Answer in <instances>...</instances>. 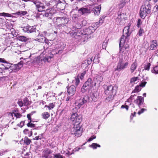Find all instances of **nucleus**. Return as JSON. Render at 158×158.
Returning <instances> with one entry per match:
<instances>
[{
    "label": "nucleus",
    "mask_w": 158,
    "mask_h": 158,
    "mask_svg": "<svg viewBox=\"0 0 158 158\" xmlns=\"http://www.w3.org/2000/svg\"><path fill=\"white\" fill-rule=\"evenodd\" d=\"M35 113V111H33L31 113L29 114H28L27 115V117L28 120L30 121V122H31V115H33V114Z\"/></svg>",
    "instance_id": "nucleus-42"
},
{
    "label": "nucleus",
    "mask_w": 158,
    "mask_h": 158,
    "mask_svg": "<svg viewBox=\"0 0 158 158\" xmlns=\"http://www.w3.org/2000/svg\"><path fill=\"white\" fill-rule=\"evenodd\" d=\"M52 151L49 149H47L44 151V156L45 158H51L52 156H51V154L52 153Z\"/></svg>",
    "instance_id": "nucleus-22"
},
{
    "label": "nucleus",
    "mask_w": 158,
    "mask_h": 158,
    "mask_svg": "<svg viewBox=\"0 0 158 158\" xmlns=\"http://www.w3.org/2000/svg\"><path fill=\"white\" fill-rule=\"evenodd\" d=\"M142 24V21L141 19H139L137 21V26L139 27H140V26Z\"/></svg>",
    "instance_id": "nucleus-59"
},
{
    "label": "nucleus",
    "mask_w": 158,
    "mask_h": 158,
    "mask_svg": "<svg viewBox=\"0 0 158 158\" xmlns=\"http://www.w3.org/2000/svg\"><path fill=\"white\" fill-rule=\"evenodd\" d=\"M101 9V6L100 5H99L94 8L93 9V11L94 14L98 15L100 13Z\"/></svg>",
    "instance_id": "nucleus-23"
},
{
    "label": "nucleus",
    "mask_w": 158,
    "mask_h": 158,
    "mask_svg": "<svg viewBox=\"0 0 158 158\" xmlns=\"http://www.w3.org/2000/svg\"><path fill=\"white\" fill-rule=\"evenodd\" d=\"M36 30L35 26H30L27 25L26 26L23 27V30L24 32L27 33H31L35 32Z\"/></svg>",
    "instance_id": "nucleus-11"
},
{
    "label": "nucleus",
    "mask_w": 158,
    "mask_h": 158,
    "mask_svg": "<svg viewBox=\"0 0 158 158\" xmlns=\"http://www.w3.org/2000/svg\"><path fill=\"white\" fill-rule=\"evenodd\" d=\"M85 73L86 72L85 71L83 72L82 73H81L80 76H79L81 80L84 77V76Z\"/></svg>",
    "instance_id": "nucleus-54"
},
{
    "label": "nucleus",
    "mask_w": 158,
    "mask_h": 158,
    "mask_svg": "<svg viewBox=\"0 0 158 158\" xmlns=\"http://www.w3.org/2000/svg\"><path fill=\"white\" fill-rule=\"evenodd\" d=\"M151 44L150 47V49L151 50H156L157 49L158 46V44L157 43L156 40H153L151 42Z\"/></svg>",
    "instance_id": "nucleus-21"
},
{
    "label": "nucleus",
    "mask_w": 158,
    "mask_h": 158,
    "mask_svg": "<svg viewBox=\"0 0 158 158\" xmlns=\"http://www.w3.org/2000/svg\"><path fill=\"white\" fill-rule=\"evenodd\" d=\"M117 14L118 16L114 19L116 23L120 25H123L127 18L126 15L122 13L120 10L118 12Z\"/></svg>",
    "instance_id": "nucleus-3"
},
{
    "label": "nucleus",
    "mask_w": 158,
    "mask_h": 158,
    "mask_svg": "<svg viewBox=\"0 0 158 158\" xmlns=\"http://www.w3.org/2000/svg\"><path fill=\"white\" fill-rule=\"evenodd\" d=\"M147 82L146 81H143L141 82L139 86L141 87H144L145 86V85L146 84Z\"/></svg>",
    "instance_id": "nucleus-58"
},
{
    "label": "nucleus",
    "mask_w": 158,
    "mask_h": 158,
    "mask_svg": "<svg viewBox=\"0 0 158 158\" xmlns=\"http://www.w3.org/2000/svg\"><path fill=\"white\" fill-rule=\"evenodd\" d=\"M55 106V105L53 103H50L49 104V105L47 106V107L49 110H50L54 108Z\"/></svg>",
    "instance_id": "nucleus-44"
},
{
    "label": "nucleus",
    "mask_w": 158,
    "mask_h": 158,
    "mask_svg": "<svg viewBox=\"0 0 158 158\" xmlns=\"http://www.w3.org/2000/svg\"><path fill=\"white\" fill-rule=\"evenodd\" d=\"M88 102V96H85L83 98L79 99L77 105V108H80L84 103Z\"/></svg>",
    "instance_id": "nucleus-13"
},
{
    "label": "nucleus",
    "mask_w": 158,
    "mask_h": 158,
    "mask_svg": "<svg viewBox=\"0 0 158 158\" xmlns=\"http://www.w3.org/2000/svg\"><path fill=\"white\" fill-rule=\"evenodd\" d=\"M25 143L27 145H28L31 142V140L29 139H25L24 140Z\"/></svg>",
    "instance_id": "nucleus-62"
},
{
    "label": "nucleus",
    "mask_w": 158,
    "mask_h": 158,
    "mask_svg": "<svg viewBox=\"0 0 158 158\" xmlns=\"http://www.w3.org/2000/svg\"><path fill=\"white\" fill-rule=\"evenodd\" d=\"M81 27V25L79 23H76L74 27L75 29H80Z\"/></svg>",
    "instance_id": "nucleus-45"
},
{
    "label": "nucleus",
    "mask_w": 158,
    "mask_h": 158,
    "mask_svg": "<svg viewBox=\"0 0 158 158\" xmlns=\"http://www.w3.org/2000/svg\"><path fill=\"white\" fill-rule=\"evenodd\" d=\"M89 147L92 148L93 149H96L97 147L100 148L101 146L99 144L97 143H93L91 145H90Z\"/></svg>",
    "instance_id": "nucleus-34"
},
{
    "label": "nucleus",
    "mask_w": 158,
    "mask_h": 158,
    "mask_svg": "<svg viewBox=\"0 0 158 158\" xmlns=\"http://www.w3.org/2000/svg\"><path fill=\"white\" fill-rule=\"evenodd\" d=\"M65 3H62L60 0L58 1L56 7L58 10H63L65 8Z\"/></svg>",
    "instance_id": "nucleus-16"
},
{
    "label": "nucleus",
    "mask_w": 158,
    "mask_h": 158,
    "mask_svg": "<svg viewBox=\"0 0 158 158\" xmlns=\"http://www.w3.org/2000/svg\"><path fill=\"white\" fill-rule=\"evenodd\" d=\"M71 120L75 124L77 123L80 124L81 121V117L78 116L77 113H74L71 115Z\"/></svg>",
    "instance_id": "nucleus-9"
},
{
    "label": "nucleus",
    "mask_w": 158,
    "mask_h": 158,
    "mask_svg": "<svg viewBox=\"0 0 158 158\" xmlns=\"http://www.w3.org/2000/svg\"><path fill=\"white\" fill-rule=\"evenodd\" d=\"M98 55H96L95 56L94 59V62L95 63H98L99 62V59H98Z\"/></svg>",
    "instance_id": "nucleus-49"
},
{
    "label": "nucleus",
    "mask_w": 158,
    "mask_h": 158,
    "mask_svg": "<svg viewBox=\"0 0 158 158\" xmlns=\"http://www.w3.org/2000/svg\"><path fill=\"white\" fill-rule=\"evenodd\" d=\"M6 64L4 65L5 66L4 69H20L22 66L23 62L21 61L17 64H11L10 63H8L7 62Z\"/></svg>",
    "instance_id": "nucleus-7"
},
{
    "label": "nucleus",
    "mask_w": 158,
    "mask_h": 158,
    "mask_svg": "<svg viewBox=\"0 0 158 158\" xmlns=\"http://www.w3.org/2000/svg\"><path fill=\"white\" fill-rule=\"evenodd\" d=\"M39 41L41 42H45L46 44H47L48 45H49V44L50 43L48 40L44 37H42V38L39 39Z\"/></svg>",
    "instance_id": "nucleus-29"
},
{
    "label": "nucleus",
    "mask_w": 158,
    "mask_h": 158,
    "mask_svg": "<svg viewBox=\"0 0 158 158\" xmlns=\"http://www.w3.org/2000/svg\"><path fill=\"white\" fill-rule=\"evenodd\" d=\"M76 32V31H74L73 30L70 33L71 36L73 38L77 39L78 35H77Z\"/></svg>",
    "instance_id": "nucleus-36"
},
{
    "label": "nucleus",
    "mask_w": 158,
    "mask_h": 158,
    "mask_svg": "<svg viewBox=\"0 0 158 158\" xmlns=\"http://www.w3.org/2000/svg\"><path fill=\"white\" fill-rule=\"evenodd\" d=\"M58 0H51L50 1V7H53L55 8V6L56 7L57 6V5L58 3Z\"/></svg>",
    "instance_id": "nucleus-26"
},
{
    "label": "nucleus",
    "mask_w": 158,
    "mask_h": 158,
    "mask_svg": "<svg viewBox=\"0 0 158 158\" xmlns=\"http://www.w3.org/2000/svg\"><path fill=\"white\" fill-rule=\"evenodd\" d=\"M92 81L91 78H89L87 81L84 83L81 89V91L82 92L84 93L91 88Z\"/></svg>",
    "instance_id": "nucleus-8"
},
{
    "label": "nucleus",
    "mask_w": 158,
    "mask_h": 158,
    "mask_svg": "<svg viewBox=\"0 0 158 158\" xmlns=\"http://www.w3.org/2000/svg\"><path fill=\"white\" fill-rule=\"evenodd\" d=\"M81 67L82 69H86L89 68H87L88 65L86 63V61H85L83 62Z\"/></svg>",
    "instance_id": "nucleus-39"
},
{
    "label": "nucleus",
    "mask_w": 158,
    "mask_h": 158,
    "mask_svg": "<svg viewBox=\"0 0 158 158\" xmlns=\"http://www.w3.org/2000/svg\"><path fill=\"white\" fill-rule=\"evenodd\" d=\"M95 29L94 28L93 26H89L88 28L87 29V31L88 32V34H91L93 33L95 31Z\"/></svg>",
    "instance_id": "nucleus-27"
},
{
    "label": "nucleus",
    "mask_w": 158,
    "mask_h": 158,
    "mask_svg": "<svg viewBox=\"0 0 158 158\" xmlns=\"http://www.w3.org/2000/svg\"><path fill=\"white\" fill-rule=\"evenodd\" d=\"M71 132L72 134H74L75 136L77 137L80 136L82 132L80 124H75L73 127L71 129Z\"/></svg>",
    "instance_id": "nucleus-5"
},
{
    "label": "nucleus",
    "mask_w": 158,
    "mask_h": 158,
    "mask_svg": "<svg viewBox=\"0 0 158 158\" xmlns=\"http://www.w3.org/2000/svg\"><path fill=\"white\" fill-rule=\"evenodd\" d=\"M56 19L55 23L58 25L57 27H61L65 25L69 21L68 19L65 17H57L55 18Z\"/></svg>",
    "instance_id": "nucleus-4"
},
{
    "label": "nucleus",
    "mask_w": 158,
    "mask_h": 158,
    "mask_svg": "<svg viewBox=\"0 0 158 158\" xmlns=\"http://www.w3.org/2000/svg\"><path fill=\"white\" fill-rule=\"evenodd\" d=\"M56 10L51 8V9H47L44 16L48 17V19H51L52 16L56 13Z\"/></svg>",
    "instance_id": "nucleus-12"
},
{
    "label": "nucleus",
    "mask_w": 158,
    "mask_h": 158,
    "mask_svg": "<svg viewBox=\"0 0 158 158\" xmlns=\"http://www.w3.org/2000/svg\"><path fill=\"white\" fill-rule=\"evenodd\" d=\"M49 113L47 112H44L42 114V118L44 119H47L50 116Z\"/></svg>",
    "instance_id": "nucleus-30"
},
{
    "label": "nucleus",
    "mask_w": 158,
    "mask_h": 158,
    "mask_svg": "<svg viewBox=\"0 0 158 158\" xmlns=\"http://www.w3.org/2000/svg\"><path fill=\"white\" fill-rule=\"evenodd\" d=\"M104 88L106 89L105 90V94H106L114 95L115 94L116 92L117 87L116 85L113 86L112 85H110L108 86L106 85H104Z\"/></svg>",
    "instance_id": "nucleus-6"
},
{
    "label": "nucleus",
    "mask_w": 158,
    "mask_h": 158,
    "mask_svg": "<svg viewBox=\"0 0 158 158\" xmlns=\"http://www.w3.org/2000/svg\"><path fill=\"white\" fill-rule=\"evenodd\" d=\"M23 102L24 106H27L29 104V101L27 98L24 99Z\"/></svg>",
    "instance_id": "nucleus-41"
},
{
    "label": "nucleus",
    "mask_w": 158,
    "mask_h": 158,
    "mask_svg": "<svg viewBox=\"0 0 158 158\" xmlns=\"http://www.w3.org/2000/svg\"><path fill=\"white\" fill-rule=\"evenodd\" d=\"M144 31L143 30L140 28L138 34L139 36H141L142 35V34L143 33Z\"/></svg>",
    "instance_id": "nucleus-57"
},
{
    "label": "nucleus",
    "mask_w": 158,
    "mask_h": 158,
    "mask_svg": "<svg viewBox=\"0 0 158 158\" xmlns=\"http://www.w3.org/2000/svg\"><path fill=\"white\" fill-rule=\"evenodd\" d=\"M18 40L22 42H26L29 40V39L24 35H18L17 37Z\"/></svg>",
    "instance_id": "nucleus-25"
},
{
    "label": "nucleus",
    "mask_w": 158,
    "mask_h": 158,
    "mask_svg": "<svg viewBox=\"0 0 158 158\" xmlns=\"http://www.w3.org/2000/svg\"><path fill=\"white\" fill-rule=\"evenodd\" d=\"M141 89V88L140 87L139 85H137L135 87V89L132 91L131 94H132L134 93H137L139 92Z\"/></svg>",
    "instance_id": "nucleus-31"
},
{
    "label": "nucleus",
    "mask_w": 158,
    "mask_h": 158,
    "mask_svg": "<svg viewBox=\"0 0 158 158\" xmlns=\"http://www.w3.org/2000/svg\"><path fill=\"white\" fill-rule=\"evenodd\" d=\"M11 115L12 117H13L14 116L16 117L17 118H20L22 116L21 114L17 113H13L11 114Z\"/></svg>",
    "instance_id": "nucleus-37"
},
{
    "label": "nucleus",
    "mask_w": 158,
    "mask_h": 158,
    "mask_svg": "<svg viewBox=\"0 0 158 158\" xmlns=\"http://www.w3.org/2000/svg\"><path fill=\"white\" fill-rule=\"evenodd\" d=\"M143 102L144 98L141 96H138L136 100H135L134 101V103L136 104L139 108L143 105Z\"/></svg>",
    "instance_id": "nucleus-14"
},
{
    "label": "nucleus",
    "mask_w": 158,
    "mask_h": 158,
    "mask_svg": "<svg viewBox=\"0 0 158 158\" xmlns=\"http://www.w3.org/2000/svg\"><path fill=\"white\" fill-rule=\"evenodd\" d=\"M107 44V42H103L102 44V48L103 49L106 48Z\"/></svg>",
    "instance_id": "nucleus-61"
},
{
    "label": "nucleus",
    "mask_w": 158,
    "mask_h": 158,
    "mask_svg": "<svg viewBox=\"0 0 158 158\" xmlns=\"http://www.w3.org/2000/svg\"><path fill=\"white\" fill-rule=\"evenodd\" d=\"M78 13L79 14L82 15L87 13H89L90 11L89 9L88 8H84L79 9L78 10Z\"/></svg>",
    "instance_id": "nucleus-19"
},
{
    "label": "nucleus",
    "mask_w": 158,
    "mask_h": 158,
    "mask_svg": "<svg viewBox=\"0 0 158 158\" xmlns=\"http://www.w3.org/2000/svg\"><path fill=\"white\" fill-rule=\"evenodd\" d=\"M45 8V6L44 5V3H42L39 2V3L37 5V8L38 9V10L39 12L42 11L43 9Z\"/></svg>",
    "instance_id": "nucleus-24"
},
{
    "label": "nucleus",
    "mask_w": 158,
    "mask_h": 158,
    "mask_svg": "<svg viewBox=\"0 0 158 158\" xmlns=\"http://www.w3.org/2000/svg\"><path fill=\"white\" fill-rule=\"evenodd\" d=\"M74 84L76 86H77L80 83V81L78 77H75V80L73 81Z\"/></svg>",
    "instance_id": "nucleus-43"
},
{
    "label": "nucleus",
    "mask_w": 158,
    "mask_h": 158,
    "mask_svg": "<svg viewBox=\"0 0 158 158\" xmlns=\"http://www.w3.org/2000/svg\"><path fill=\"white\" fill-rule=\"evenodd\" d=\"M137 97V95L135 94H132L130 97L127 100L126 102H130L134 100H136Z\"/></svg>",
    "instance_id": "nucleus-28"
},
{
    "label": "nucleus",
    "mask_w": 158,
    "mask_h": 158,
    "mask_svg": "<svg viewBox=\"0 0 158 158\" xmlns=\"http://www.w3.org/2000/svg\"><path fill=\"white\" fill-rule=\"evenodd\" d=\"M50 1L51 0H43V2L44 3V4H45V6H50Z\"/></svg>",
    "instance_id": "nucleus-40"
},
{
    "label": "nucleus",
    "mask_w": 158,
    "mask_h": 158,
    "mask_svg": "<svg viewBox=\"0 0 158 158\" xmlns=\"http://www.w3.org/2000/svg\"><path fill=\"white\" fill-rule=\"evenodd\" d=\"M53 57V55L51 52L48 53V55L44 57L43 60V61L45 62H49L51 61V59Z\"/></svg>",
    "instance_id": "nucleus-20"
},
{
    "label": "nucleus",
    "mask_w": 158,
    "mask_h": 158,
    "mask_svg": "<svg viewBox=\"0 0 158 158\" xmlns=\"http://www.w3.org/2000/svg\"><path fill=\"white\" fill-rule=\"evenodd\" d=\"M128 107H129L127 105H122L121 107V108H125L127 110L128 109Z\"/></svg>",
    "instance_id": "nucleus-63"
},
{
    "label": "nucleus",
    "mask_w": 158,
    "mask_h": 158,
    "mask_svg": "<svg viewBox=\"0 0 158 158\" xmlns=\"http://www.w3.org/2000/svg\"><path fill=\"white\" fill-rule=\"evenodd\" d=\"M129 0H121L119 3V7L120 8H123Z\"/></svg>",
    "instance_id": "nucleus-32"
},
{
    "label": "nucleus",
    "mask_w": 158,
    "mask_h": 158,
    "mask_svg": "<svg viewBox=\"0 0 158 158\" xmlns=\"http://www.w3.org/2000/svg\"><path fill=\"white\" fill-rule=\"evenodd\" d=\"M128 65L127 62L124 63L123 60H120L118 63L117 68L116 69H123L127 68Z\"/></svg>",
    "instance_id": "nucleus-15"
},
{
    "label": "nucleus",
    "mask_w": 158,
    "mask_h": 158,
    "mask_svg": "<svg viewBox=\"0 0 158 158\" xmlns=\"http://www.w3.org/2000/svg\"><path fill=\"white\" fill-rule=\"evenodd\" d=\"M87 24V21L85 19H84L82 21L81 25H82V26H85Z\"/></svg>",
    "instance_id": "nucleus-55"
},
{
    "label": "nucleus",
    "mask_w": 158,
    "mask_h": 158,
    "mask_svg": "<svg viewBox=\"0 0 158 158\" xmlns=\"http://www.w3.org/2000/svg\"><path fill=\"white\" fill-rule=\"evenodd\" d=\"M151 64L149 63H147L145 66L144 69H149Z\"/></svg>",
    "instance_id": "nucleus-50"
},
{
    "label": "nucleus",
    "mask_w": 158,
    "mask_h": 158,
    "mask_svg": "<svg viewBox=\"0 0 158 158\" xmlns=\"http://www.w3.org/2000/svg\"><path fill=\"white\" fill-rule=\"evenodd\" d=\"M151 12V7L150 4L148 2L145 6H142L140 10V15L141 18L144 19L147 14H149Z\"/></svg>",
    "instance_id": "nucleus-2"
},
{
    "label": "nucleus",
    "mask_w": 158,
    "mask_h": 158,
    "mask_svg": "<svg viewBox=\"0 0 158 158\" xmlns=\"http://www.w3.org/2000/svg\"><path fill=\"white\" fill-rule=\"evenodd\" d=\"M99 93L97 91H94L92 93L90 94V97L88 96V102L93 101L95 102L97 101L99 97Z\"/></svg>",
    "instance_id": "nucleus-10"
},
{
    "label": "nucleus",
    "mask_w": 158,
    "mask_h": 158,
    "mask_svg": "<svg viewBox=\"0 0 158 158\" xmlns=\"http://www.w3.org/2000/svg\"><path fill=\"white\" fill-rule=\"evenodd\" d=\"M30 121V122L28 123L27 124V126L29 127H33L35 126V125L33 123H31Z\"/></svg>",
    "instance_id": "nucleus-52"
},
{
    "label": "nucleus",
    "mask_w": 158,
    "mask_h": 158,
    "mask_svg": "<svg viewBox=\"0 0 158 158\" xmlns=\"http://www.w3.org/2000/svg\"><path fill=\"white\" fill-rule=\"evenodd\" d=\"M151 72L152 73L157 74H158V70H151Z\"/></svg>",
    "instance_id": "nucleus-64"
},
{
    "label": "nucleus",
    "mask_w": 158,
    "mask_h": 158,
    "mask_svg": "<svg viewBox=\"0 0 158 158\" xmlns=\"http://www.w3.org/2000/svg\"><path fill=\"white\" fill-rule=\"evenodd\" d=\"M54 156L56 158H65L63 157L60 153L55 154L54 155Z\"/></svg>",
    "instance_id": "nucleus-53"
},
{
    "label": "nucleus",
    "mask_w": 158,
    "mask_h": 158,
    "mask_svg": "<svg viewBox=\"0 0 158 158\" xmlns=\"http://www.w3.org/2000/svg\"><path fill=\"white\" fill-rule=\"evenodd\" d=\"M100 24V23H99V22H96L93 25V26L94 27V29L96 30V29L98 28V27L99 26L100 24Z\"/></svg>",
    "instance_id": "nucleus-48"
},
{
    "label": "nucleus",
    "mask_w": 158,
    "mask_h": 158,
    "mask_svg": "<svg viewBox=\"0 0 158 158\" xmlns=\"http://www.w3.org/2000/svg\"><path fill=\"white\" fill-rule=\"evenodd\" d=\"M153 11L154 13H158V5H156L153 8Z\"/></svg>",
    "instance_id": "nucleus-47"
},
{
    "label": "nucleus",
    "mask_w": 158,
    "mask_h": 158,
    "mask_svg": "<svg viewBox=\"0 0 158 158\" xmlns=\"http://www.w3.org/2000/svg\"><path fill=\"white\" fill-rule=\"evenodd\" d=\"M76 88L74 85H71L68 88L67 92L69 95L72 96L75 93Z\"/></svg>",
    "instance_id": "nucleus-18"
},
{
    "label": "nucleus",
    "mask_w": 158,
    "mask_h": 158,
    "mask_svg": "<svg viewBox=\"0 0 158 158\" xmlns=\"http://www.w3.org/2000/svg\"><path fill=\"white\" fill-rule=\"evenodd\" d=\"M47 95L50 97L51 96L54 97L55 95V94L53 92H49L48 93Z\"/></svg>",
    "instance_id": "nucleus-56"
},
{
    "label": "nucleus",
    "mask_w": 158,
    "mask_h": 158,
    "mask_svg": "<svg viewBox=\"0 0 158 158\" xmlns=\"http://www.w3.org/2000/svg\"><path fill=\"white\" fill-rule=\"evenodd\" d=\"M131 24L129 23L127 26L125 27L123 30V35L120 39L119 43L120 52L123 53L124 50H126L129 47V45L127 42L129 40V37L131 35V32L130 31Z\"/></svg>",
    "instance_id": "nucleus-1"
},
{
    "label": "nucleus",
    "mask_w": 158,
    "mask_h": 158,
    "mask_svg": "<svg viewBox=\"0 0 158 158\" xmlns=\"http://www.w3.org/2000/svg\"><path fill=\"white\" fill-rule=\"evenodd\" d=\"M18 103L19 104V106L20 107H22L23 105H24L23 104V102L22 101H18Z\"/></svg>",
    "instance_id": "nucleus-60"
},
{
    "label": "nucleus",
    "mask_w": 158,
    "mask_h": 158,
    "mask_svg": "<svg viewBox=\"0 0 158 158\" xmlns=\"http://www.w3.org/2000/svg\"><path fill=\"white\" fill-rule=\"evenodd\" d=\"M0 16H3L7 17H12V15L10 14L4 12L0 13Z\"/></svg>",
    "instance_id": "nucleus-38"
},
{
    "label": "nucleus",
    "mask_w": 158,
    "mask_h": 158,
    "mask_svg": "<svg viewBox=\"0 0 158 158\" xmlns=\"http://www.w3.org/2000/svg\"><path fill=\"white\" fill-rule=\"evenodd\" d=\"M27 14V12L26 11H18L16 13L13 14L14 15H24Z\"/></svg>",
    "instance_id": "nucleus-33"
},
{
    "label": "nucleus",
    "mask_w": 158,
    "mask_h": 158,
    "mask_svg": "<svg viewBox=\"0 0 158 158\" xmlns=\"http://www.w3.org/2000/svg\"><path fill=\"white\" fill-rule=\"evenodd\" d=\"M138 79L137 77H134L131 79L130 82L131 83L136 84L137 82Z\"/></svg>",
    "instance_id": "nucleus-35"
},
{
    "label": "nucleus",
    "mask_w": 158,
    "mask_h": 158,
    "mask_svg": "<svg viewBox=\"0 0 158 158\" xmlns=\"http://www.w3.org/2000/svg\"><path fill=\"white\" fill-rule=\"evenodd\" d=\"M103 78L101 76H97L94 79L93 82L94 83V85L95 86L96 84L99 85L102 81Z\"/></svg>",
    "instance_id": "nucleus-17"
},
{
    "label": "nucleus",
    "mask_w": 158,
    "mask_h": 158,
    "mask_svg": "<svg viewBox=\"0 0 158 158\" xmlns=\"http://www.w3.org/2000/svg\"><path fill=\"white\" fill-rule=\"evenodd\" d=\"M137 66V63L135 62L133 63L131 65V69H136Z\"/></svg>",
    "instance_id": "nucleus-46"
},
{
    "label": "nucleus",
    "mask_w": 158,
    "mask_h": 158,
    "mask_svg": "<svg viewBox=\"0 0 158 158\" xmlns=\"http://www.w3.org/2000/svg\"><path fill=\"white\" fill-rule=\"evenodd\" d=\"M86 63L87 64L89 65L91 64L92 62V59L90 58H88L87 60H85Z\"/></svg>",
    "instance_id": "nucleus-51"
}]
</instances>
